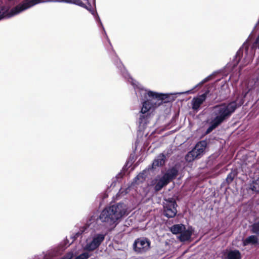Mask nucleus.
<instances>
[{
  "label": "nucleus",
  "mask_w": 259,
  "mask_h": 259,
  "mask_svg": "<svg viewBox=\"0 0 259 259\" xmlns=\"http://www.w3.org/2000/svg\"><path fill=\"white\" fill-rule=\"evenodd\" d=\"M90 251H84L80 254L76 256L74 259H88L91 255V254L90 253ZM69 252H71L73 253V256H74V253L73 251H70L68 252L65 255H66ZM73 257H72L71 259H72Z\"/></svg>",
  "instance_id": "aec40b11"
},
{
  "label": "nucleus",
  "mask_w": 259,
  "mask_h": 259,
  "mask_svg": "<svg viewBox=\"0 0 259 259\" xmlns=\"http://www.w3.org/2000/svg\"><path fill=\"white\" fill-rule=\"evenodd\" d=\"M126 205L119 202L105 207L98 217L93 215L75 233L74 237L78 238L89 233L84 243L82 244L84 251H94L104 242L108 231L114 228L126 215Z\"/></svg>",
  "instance_id": "f257e3e1"
},
{
  "label": "nucleus",
  "mask_w": 259,
  "mask_h": 259,
  "mask_svg": "<svg viewBox=\"0 0 259 259\" xmlns=\"http://www.w3.org/2000/svg\"><path fill=\"white\" fill-rule=\"evenodd\" d=\"M142 107L140 112V117L138 119V123L140 126L144 127L148 122V118L150 116V111L144 112L142 111Z\"/></svg>",
  "instance_id": "f8f14e48"
},
{
  "label": "nucleus",
  "mask_w": 259,
  "mask_h": 259,
  "mask_svg": "<svg viewBox=\"0 0 259 259\" xmlns=\"http://www.w3.org/2000/svg\"><path fill=\"white\" fill-rule=\"evenodd\" d=\"M250 231L252 234L259 236V222L253 223L250 226Z\"/></svg>",
  "instance_id": "412c9836"
},
{
  "label": "nucleus",
  "mask_w": 259,
  "mask_h": 259,
  "mask_svg": "<svg viewBox=\"0 0 259 259\" xmlns=\"http://www.w3.org/2000/svg\"><path fill=\"white\" fill-rule=\"evenodd\" d=\"M75 0H63L62 2L66 3H69L72 4H75Z\"/></svg>",
  "instance_id": "393cba45"
},
{
  "label": "nucleus",
  "mask_w": 259,
  "mask_h": 259,
  "mask_svg": "<svg viewBox=\"0 0 259 259\" xmlns=\"http://www.w3.org/2000/svg\"><path fill=\"white\" fill-rule=\"evenodd\" d=\"M100 24H101V26L102 27V28H103V30L104 31V32H106V31H105V30H104V27H103V26L102 25V23H101V24L100 23Z\"/></svg>",
  "instance_id": "a878e982"
},
{
  "label": "nucleus",
  "mask_w": 259,
  "mask_h": 259,
  "mask_svg": "<svg viewBox=\"0 0 259 259\" xmlns=\"http://www.w3.org/2000/svg\"><path fill=\"white\" fill-rule=\"evenodd\" d=\"M113 53L114 55L112 59L113 63L123 77L133 85L136 94L142 101V111L152 112L163 104L170 103L175 100V98L173 96L176 95L175 93L164 94L144 88L142 85L131 77L114 51Z\"/></svg>",
  "instance_id": "f03ea898"
},
{
  "label": "nucleus",
  "mask_w": 259,
  "mask_h": 259,
  "mask_svg": "<svg viewBox=\"0 0 259 259\" xmlns=\"http://www.w3.org/2000/svg\"><path fill=\"white\" fill-rule=\"evenodd\" d=\"M210 91L207 89L205 92L196 97L193 98L191 101L192 108L194 111H198L200 106L206 100L208 94L209 93Z\"/></svg>",
  "instance_id": "9b49d317"
},
{
  "label": "nucleus",
  "mask_w": 259,
  "mask_h": 259,
  "mask_svg": "<svg viewBox=\"0 0 259 259\" xmlns=\"http://www.w3.org/2000/svg\"><path fill=\"white\" fill-rule=\"evenodd\" d=\"M207 142L206 141L199 142L195 147L189 151L185 157V159L188 162H192L196 158H199L203 154L206 147Z\"/></svg>",
  "instance_id": "6e6552de"
},
{
  "label": "nucleus",
  "mask_w": 259,
  "mask_h": 259,
  "mask_svg": "<svg viewBox=\"0 0 259 259\" xmlns=\"http://www.w3.org/2000/svg\"><path fill=\"white\" fill-rule=\"evenodd\" d=\"M93 3H94V5H95V0H93Z\"/></svg>",
  "instance_id": "cd10ccee"
},
{
  "label": "nucleus",
  "mask_w": 259,
  "mask_h": 259,
  "mask_svg": "<svg viewBox=\"0 0 259 259\" xmlns=\"http://www.w3.org/2000/svg\"><path fill=\"white\" fill-rule=\"evenodd\" d=\"M74 5L82 8H86V5L81 0H75Z\"/></svg>",
  "instance_id": "b1692460"
},
{
  "label": "nucleus",
  "mask_w": 259,
  "mask_h": 259,
  "mask_svg": "<svg viewBox=\"0 0 259 259\" xmlns=\"http://www.w3.org/2000/svg\"><path fill=\"white\" fill-rule=\"evenodd\" d=\"M108 41H109V43H110V41H109V40L108 39ZM111 45V44H110Z\"/></svg>",
  "instance_id": "c85d7f7f"
},
{
  "label": "nucleus",
  "mask_w": 259,
  "mask_h": 259,
  "mask_svg": "<svg viewBox=\"0 0 259 259\" xmlns=\"http://www.w3.org/2000/svg\"><path fill=\"white\" fill-rule=\"evenodd\" d=\"M145 173H144V171H143L142 172H141L135 178V179L136 180H140L141 182H142V180L145 179Z\"/></svg>",
  "instance_id": "5701e85b"
},
{
  "label": "nucleus",
  "mask_w": 259,
  "mask_h": 259,
  "mask_svg": "<svg viewBox=\"0 0 259 259\" xmlns=\"http://www.w3.org/2000/svg\"><path fill=\"white\" fill-rule=\"evenodd\" d=\"M212 75H213L212 74H210V75H208V76H207L206 77H205V78H204L199 83H198L196 85H195L194 87L192 90H189V91H187L186 92H184L176 93L175 94L182 95V94H189L192 93V90H193L194 89H196L197 87L202 85L204 83H205L206 82L211 80L212 77Z\"/></svg>",
  "instance_id": "2eb2a0df"
},
{
  "label": "nucleus",
  "mask_w": 259,
  "mask_h": 259,
  "mask_svg": "<svg viewBox=\"0 0 259 259\" xmlns=\"http://www.w3.org/2000/svg\"><path fill=\"white\" fill-rule=\"evenodd\" d=\"M89 6H86V9H87L95 17V19L100 22L101 24V21L100 19L99 16H98L97 12L96 10H94V8H92L91 5L88 2Z\"/></svg>",
  "instance_id": "6ab92c4d"
},
{
  "label": "nucleus",
  "mask_w": 259,
  "mask_h": 259,
  "mask_svg": "<svg viewBox=\"0 0 259 259\" xmlns=\"http://www.w3.org/2000/svg\"><path fill=\"white\" fill-rule=\"evenodd\" d=\"M241 90L242 99L238 103L235 101L221 103L213 107L211 115L213 117L212 118L210 125L205 132L206 134H208L227 120L236 109L244 103V99L248 94L254 95L259 93V77L244 81L241 84Z\"/></svg>",
  "instance_id": "7ed1b4c3"
},
{
  "label": "nucleus",
  "mask_w": 259,
  "mask_h": 259,
  "mask_svg": "<svg viewBox=\"0 0 259 259\" xmlns=\"http://www.w3.org/2000/svg\"><path fill=\"white\" fill-rule=\"evenodd\" d=\"M165 156L163 154H160L154 159L152 163V168H156L163 165L165 163Z\"/></svg>",
  "instance_id": "dca6fc26"
},
{
  "label": "nucleus",
  "mask_w": 259,
  "mask_h": 259,
  "mask_svg": "<svg viewBox=\"0 0 259 259\" xmlns=\"http://www.w3.org/2000/svg\"><path fill=\"white\" fill-rule=\"evenodd\" d=\"M259 239L256 235H250L244 239L242 242L244 246L248 245H255L258 243Z\"/></svg>",
  "instance_id": "ddd939ff"
},
{
  "label": "nucleus",
  "mask_w": 259,
  "mask_h": 259,
  "mask_svg": "<svg viewBox=\"0 0 259 259\" xmlns=\"http://www.w3.org/2000/svg\"><path fill=\"white\" fill-rule=\"evenodd\" d=\"M192 232L191 229L186 230V228L182 231L179 236L178 238L181 242H184L189 240L192 235Z\"/></svg>",
  "instance_id": "f3484780"
},
{
  "label": "nucleus",
  "mask_w": 259,
  "mask_h": 259,
  "mask_svg": "<svg viewBox=\"0 0 259 259\" xmlns=\"http://www.w3.org/2000/svg\"><path fill=\"white\" fill-rule=\"evenodd\" d=\"M237 172L236 170H232L227 175L226 179V181L228 184H230L233 181L235 177L237 176Z\"/></svg>",
  "instance_id": "4be33fe9"
},
{
  "label": "nucleus",
  "mask_w": 259,
  "mask_h": 259,
  "mask_svg": "<svg viewBox=\"0 0 259 259\" xmlns=\"http://www.w3.org/2000/svg\"><path fill=\"white\" fill-rule=\"evenodd\" d=\"M185 229V225L180 224H177L172 226L170 228V231L172 233L174 234H180L182 231H183Z\"/></svg>",
  "instance_id": "a211bd4d"
},
{
  "label": "nucleus",
  "mask_w": 259,
  "mask_h": 259,
  "mask_svg": "<svg viewBox=\"0 0 259 259\" xmlns=\"http://www.w3.org/2000/svg\"><path fill=\"white\" fill-rule=\"evenodd\" d=\"M43 0H25L11 10L8 7L0 6V21L5 18H10L40 3Z\"/></svg>",
  "instance_id": "39448f33"
},
{
  "label": "nucleus",
  "mask_w": 259,
  "mask_h": 259,
  "mask_svg": "<svg viewBox=\"0 0 259 259\" xmlns=\"http://www.w3.org/2000/svg\"><path fill=\"white\" fill-rule=\"evenodd\" d=\"M252 38L250 34L237 52L231 64L233 68H235L240 63L239 68L241 69L252 61L255 54V48L257 47L259 49V34L254 43L250 46V40Z\"/></svg>",
  "instance_id": "20e7f679"
},
{
  "label": "nucleus",
  "mask_w": 259,
  "mask_h": 259,
  "mask_svg": "<svg viewBox=\"0 0 259 259\" xmlns=\"http://www.w3.org/2000/svg\"><path fill=\"white\" fill-rule=\"evenodd\" d=\"M256 65H257V66L258 68L259 69V63H257L256 64Z\"/></svg>",
  "instance_id": "bb28decb"
},
{
  "label": "nucleus",
  "mask_w": 259,
  "mask_h": 259,
  "mask_svg": "<svg viewBox=\"0 0 259 259\" xmlns=\"http://www.w3.org/2000/svg\"><path fill=\"white\" fill-rule=\"evenodd\" d=\"M150 242L146 238H138L133 244L134 250L139 253L145 252L150 248Z\"/></svg>",
  "instance_id": "9d476101"
},
{
  "label": "nucleus",
  "mask_w": 259,
  "mask_h": 259,
  "mask_svg": "<svg viewBox=\"0 0 259 259\" xmlns=\"http://www.w3.org/2000/svg\"><path fill=\"white\" fill-rule=\"evenodd\" d=\"M66 249L65 245L60 244L57 247L52 248L46 252L35 255L32 259H52L53 257L62 254ZM73 257V253L69 252L66 255H64L61 259H71Z\"/></svg>",
  "instance_id": "423d86ee"
},
{
  "label": "nucleus",
  "mask_w": 259,
  "mask_h": 259,
  "mask_svg": "<svg viewBox=\"0 0 259 259\" xmlns=\"http://www.w3.org/2000/svg\"><path fill=\"white\" fill-rule=\"evenodd\" d=\"M177 204L174 198H170L163 202V214L167 218H172L177 213Z\"/></svg>",
  "instance_id": "1a4fd4ad"
},
{
  "label": "nucleus",
  "mask_w": 259,
  "mask_h": 259,
  "mask_svg": "<svg viewBox=\"0 0 259 259\" xmlns=\"http://www.w3.org/2000/svg\"><path fill=\"white\" fill-rule=\"evenodd\" d=\"M178 174V170L175 167L168 169L155 185L154 190L157 192L175 179Z\"/></svg>",
  "instance_id": "0eeeda50"
},
{
  "label": "nucleus",
  "mask_w": 259,
  "mask_h": 259,
  "mask_svg": "<svg viewBox=\"0 0 259 259\" xmlns=\"http://www.w3.org/2000/svg\"><path fill=\"white\" fill-rule=\"evenodd\" d=\"M225 259H241V255L238 250H230L225 254Z\"/></svg>",
  "instance_id": "4468645a"
}]
</instances>
